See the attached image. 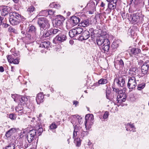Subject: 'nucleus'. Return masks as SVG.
Listing matches in <instances>:
<instances>
[{"instance_id":"nucleus-21","label":"nucleus","mask_w":149,"mask_h":149,"mask_svg":"<svg viewBox=\"0 0 149 149\" xmlns=\"http://www.w3.org/2000/svg\"><path fill=\"white\" fill-rule=\"evenodd\" d=\"M130 50V52H129V54L130 56L132 54L136 55L140 53L141 52V49L138 48L134 47Z\"/></svg>"},{"instance_id":"nucleus-61","label":"nucleus","mask_w":149,"mask_h":149,"mask_svg":"<svg viewBox=\"0 0 149 149\" xmlns=\"http://www.w3.org/2000/svg\"><path fill=\"white\" fill-rule=\"evenodd\" d=\"M113 91L116 93L118 92L119 91V89L118 88H113Z\"/></svg>"},{"instance_id":"nucleus-59","label":"nucleus","mask_w":149,"mask_h":149,"mask_svg":"<svg viewBox=\"0 0 149 149\" xmlns=\"http://www.w3.org/2000/svg\"><path fill=\"white\" fill-rule=\"evenodd\" d=\"M56 41H58L57 40V39H56V37L54 38L53 40V42L55 44H56Z\"/></svg>"},{"instance_id":"nucleus-49","label":"nucleus","mask_w":149,"mask_h":149,"mask_svg":"<svg viewBox=\"0 0 149 149\" xmlns=\"http://www.w3.org/2000/svg\"><path fill=\"white\" fill-rule=\"evenodd\" d=\"M93 28H91L90 29V31H93ZM94 30L92 32H91V37L92 38H93L94 37Z\"/></svg>"},{"instance_id":"nucleus-42","label":"nucleus","mask_w":149,"mask_h":149,"mask_svg":"<svg viewBox=\"0 0 149 149\" xmlns=\"http://www.w3.org/2000/svg\"><path fill=\"white\" fill-rule=\"evenodd\" d=\"M41 12L42 14V15L44 16H47L48 15V10H42Z\"/></svg>"},{"instance_id":"nucleus-24","label":"nucleus","mask_w":149,"mask_h":149,"mask_svg":"<svg viewBox=\"0 0 149 149\" xmlns=\"http://www.w3.org/2000/svg\"><path fill=\"white\" fill-rule=\"evenodd\" d=\"M89 25V21L88 19H86L82 20L79 24V26L84 27H87Z\"/></svg>"},{"instance_id":"nucleus-8","label":"nucleus","mask_w":149,"mask_h":149,"mask_svg":"<svg viewBox=\"0 0 149 149\" xmlns=\"http://www.w3.org/2000/svg\"><path fill=\"white\" fill-rule=\"evenodd\" d=\"M85 118V125L87 130L88 125H92L93 123V121L94 120L93 116L92 114H88L86 116Z\"/></svg>"},{"instance_id":"nucleus-6","label":"nucleus","mask_w":149,"mask_h":149,"mask_svg":"<svg viewBox=\"0 0 149 149\" xmlns=\"http://www.w3.org/2000/svg\"><path fill=\"white\" fill-rule=\"evenodd\" d=\"M56 17V18L54 22V25L55 27L61 25L65 20L64 17L61 15H57Z\"/></svg>"},{"instance_id":"nucleus-20","label":"nucleus","mask_w":149,"mask_h":149,"mask_svg":"<svg viewBox=\"0 0 149 149\" xmlns=\"http://www.w3.org/2000/svg\"><path fill=\"white\" fill-rule=\"evenodd\" d=\"M2 8L1 15L4 16L7 15L9 12L10 7L7 6H2Z\"/></svg>"},{"instance_id":"nucleus-55","label":"nucleus","mask_w":149,"mask_h":149,"mask_svg":"<svg viewBox=\"0 0 149 149\" xmlns=\"http://www.w3.org/2000/svg\"><path fill=\"white\" fill-rule=\"evenodd\" d=\"M26 36L27 38H28L29 39H30L31 38V35L29 33H26Z\"/></svg>"},{"instance_id":"nucleus-3","label":"nucleus","mask_w":149,"mask_h":149,"mask_svg":"<svg viewBox=\"0 0 149 149\" xmlns=\"http://www.w3.org/2000/svg\"><path fill=\"white\" fill-rule=\"evenodd\" d=\"M108 35L106 32L102 33L100 36L98 37L96 39V42L97 45L102 46L105 42L106 40H109L107 38Z\"/></svg>"},{"instance_id":"nucleus-40","label":"nucleus","mask_w":149,"mask_h":149,"mask_svg":"<svg viewBox=\"0 0 149 149\" xmlns=\"http://www.w3.org/2000/svg\"><path fill=\"white\" fill-rule=\"evenodd\" d=\"M8 31L10 32H13V33L17 34V31L14 28H13L12 27H9L8 29Z\"/></svg>"},{"instance_id":"nucleus-53","label":"nucleus","mask_w":149,"mask_h":149,"mask_svg":"<svg viewBox=\"0 0 149 149\" xmlns=\"http://www.w3.org/2000/svg\"><path fill=\"white\" fill-rule=\"evenodd\" d=\"M1 26V27L2 28H7L8 26V25L5 23H3Z\"/></svg>"},{"instance_id":"nucleus-23","label":"nucleus","mask_w":149,"mask_h":149,"mask_svg":"<svg viewBox=\"0 0 149 149\" xmlns=\"http://www.w3.org/2000/svg\"><path fill=\"white\" fill-rule=\"evenodd\" d=\"M114 66L115 68L117 69H123L124 66V63L123 60L120 59L118 61L117 64L115 63Z\"/></svg>"},{"instance_id":"nucleus-50","label":"nucleus","mask_w":149,"mask_h":149,"mask_svg":"<svg viewBox=\"0 0 149 149\" xmlns=\"http://www.w3.org/2000/svg\"><path fill=\"white\" fill-rule=\"evenodd\" d=\"M110 91H106V97L109 100H111V98L109 97L110 95Z\"/></svg>"},{"instance_id":"nucleus-18","label":"nucleus","mask_w":149,"mask_h":149,"mask_svg":"<svg viewBox=\"0 0 149 149\" xmlns=\"http://www.w3.org/2000/svg\"><path fill=\"white\" fill-rule=\"evenodd\" d=\"M44 95L42 93H38L36 97V100L38 104H40L44 101Z\"/></svg>"},{"instance_id":"nucleus-39","label":"nucleus","mask_w":149,"mask_h":149,"mask_svg":"<svg viewBox=\"0 0 149 149\" xmlns=\"http://www.w3.org/2000/svg\"><path fill=\"white\" fill-rule=\"evenodd\" d=\"M34 7L32 6H31L29 7L27 10L28 13H31L34 11Z\"/></svg>"},{"instance_id":"nucleus-7","label":"nucleus","mask_w":149,"mask_h":149,"mask_svg":"<svg viewBox=\"0 0 149 149\" xmlns=\"http://www.w3.org/2000/svg\"><path fill=\"white\" fill-rule=\"evenodd\" d=\"M136 85V83L135 78L134 77H129L127 84L128 88L132 90L135 87Z\"/></svg>"},{"instance_id":"nucleus-2","label":"nucleus","mask_w":149,"mask_h":149,"mask_svg":"<svg viewBox=\"0 0 149 149\" xmlns=\"http://www.w3.org/2000/svg\"><path fill=\"white\" fill-rule=\"evenodd\" d=\"M80 21V19L79 17L72 16L66 23L67 26L71 28L77 25Z\"/></svg>"},{"instance_id":"nucleus-9","label":"nucleus","mask_w":149,"mask_h":149,"mask_svg":"<svg viewBox=\"0 0 149 149\" xmlns=\"http://www.w3.org/2000/svg\"><path fill=\"white\" fill-rule=\"evenodd\" d=\"M125 79L123 77L117 76L114 79V82H116L119 87H123L125 86Z\"/></svg>"},{"instance_id":"nucleus-32","label":"nucleus","mask_w":149,"mask_h":149,"mask_svg":"<svg viewBox=\"0 0 149 149\" xmlns=\"http://www.w3.org/2000/svg\"><path fill=\"white\" fill-rule=\"evenodd\" d=\"M74 142L76 144V146H80L81 144V141L80 138L77 137L76 139H74Z\"/></svg>"},{"instance_id":"nucleus-63","label":"nucleus","mask_w":149,"mask_h":149,"mask_svg":"<svg viewBox=\"0 0 149 149\" xmlns=\"http://www.w3.org/2000/svg\"><path fill=\"white\" fill-rule=\"evenodd\" d=\"M125 13H123L122 14V18L124 19V18H126V17L125 16Z\"/></svg>"},{"instance_id":"nucleus-48","label":"nucleus","mask_w":149,"mask_h":149,"mask_svg":"<svg viewBox=\"0 0 149 149\" xmlns=\"http://www.w3.org/2000/svg\"><path fill=\"white\" fill-rule=\"evenodd\" d=\"M136 71V68H131L130 69V73L131 72H132V74H135L136 72H135V71Z\"/></svg>"},{"instance_id":"nucleus-45","label":"nucleus","mask_w":149,"mask_h":149,"mask_svg":"<svg viewBox=\"0 0 149 149\" xmlns=\"http://www.w3.org/2000/svg\"><path fill=\"white\" fill-rule=\"evenodd\" d=\"M50 127L51 129H54L57 127V125L55 123H52L50 126Z\"/></svg>"},{"instance_id":"nucleus-15","label":"nucleus","mask_w":149,"mask_h":149,"mask_svg":"<svg viewBox=\"0 0 149 149\" xmlns=\"http://www.w3.org/2000/svg\"><path fill=\"white\" fill-rule=\"evenodd\" d=\"M90 35V33L88 31L85 30L79 36V39L81 40H86L89 37Z\"/></svg>"},{"instance_id":"nucleus-14","label":"nucleus","mask_w":149,"mask_h":149,"mask_svg":"<svg viewBox=\"0 0 149 149\" xmlns=\"http://www.w3.org/2000/svg\"><path fill=\"white\" fill-rule=\"evenodd\" d=\"M8 61L10 63H13L14 64H17L19 63V61L16 58L15 55L13 54L8 55L7 56Z\"/></svg>"},{"instance_id":"nucleus-62","label":"nucleus","mask_w":149,"mask_h":149,"mask_svg":"<svg viewBox=\"0 0 149 149\" xmlns=\"http://www.w3.org/2000/svg\"><path fill=\"white\" fill-rule=\"evenodd\" d=\"M78 103V102L77 101H73V104H75V106H76V105Z\"/></svg>"},{"instance_id":"nucleus-1","label":"nucleus","mask_w":149,"mask_h":149,"mask_svg":"<svg viewBox=\"0 0 149 149\" xmlns=\"http://www.w3.org/2000/svg\"><path fill=\"white\" fill-rule=\"evenodd\" d=\"M38 23L41 30L49 28V24L48 20L45 17H40L38 18Z\"/></svg>"},{"instance_id":"nucleus-29","label":"nucleus","mask_w":149,"mask_h":149,"mask_svg":"<svg viewBox=\"0 0 149 149\" xmlns=\"http://www.w3.org/2000/svg\"><path fill=\"white\" fill-rule=\"evenodd\" d=\"M28 32L33 33L36 35V29L34 26L31 25L28 28Z\"/></svg>"},{"instance_id":"nucleus-56","label":"nucleus","mask_w":149,"mask_h":149,"mask_svg":"<svg viewBox=\"0 0 149 149\" xmlns=\"http://www.w3.org/2000/svg\"><path fill=\"white\" fill-rule=\"evenodd\" d=\"M54 8H58L60 7V5L58 4H57L55 3V5H54Z\"/></svg>"},{"instance_id":"nucleus-37","label":"nucleus","mask_w":149,"mask_h":149,"mask_svg":"<svg viewBox=\"0 0 149 149\" xmlns=\"http://www.w3.org/2000/svg\"><path fill=\"white\" fill-rule=\"evenodd\" d=\"M108 8L106 9V11L109 10V9L110 10H113L116 9V6L113 4H112L111 5H109V3H108Z\"/></svg>"},{"instance_id":"nucleus-4","label":"nucleus","mask_w":149,"mask_h":149,"mask_svg":"<svg viewBox=\"0 0 149 149\" xmlns=\"http://www.w3.org/2000/svg\"><path fill=\"white\" fill-rule=\"evenodd\" d=\"M60 32L58 29L52 28L44 33L42 35V36L45 37L49 36L52 37L54 35H56L57 33H59Z\"/></svg>"},{"instance_id":"nucleus-22","label":"nucleus","mask_w":149,"mask_h":149,"mask_svg":"<svg viewBox=\"0 0 149 149\" xmlns=\"http://www.w3.org/2000/svg\"><path fill=\"white\" fill-rule=\"evenodd\" d=\"M130 18L132 22L135 23L137 21L139 22L138 20L140 18V17L138 13H136L131 15Z\"/></svg>"},{"instance_id":"nucleus-17","label":"nucleus","mask_w":149,"mask_h":149,"mask_svg":"<svg viewBox=\"0 0 149 149\" xmlns=\"http://www.w3.org/2000/svg\"><path fill=\"white\" fill-rule=\"evenodd\" d=\"M17 130L15 128H12L6 132V136L7 138L10 137L17 132Z\"/></svg>"},{"instance_id":"nucleus-30","label":"nucleus","mask_w":149,"mask_h":149,"mask_svg":"<svg viewBox=\"0 0 149 149\" xmlns=\"http://www.w3.org/2000/svg\"><path fill=\"white\" fill-rule=\"evenodd\" d=\"M79 131V128L77 125H75L74 127V130L73 134V138L74 139H76V137L77 136V133Z\"/></svg>"},{"instance_id":"nucleus-57","label":"nucleus","mask_w":149,"mask_h":149,"mask_svg":"<svg viewBox=\"0 0 149 149\" xmlns=\"http://www.w3.org/2000/svg\"><path fill=\"white\" fill-rule=\"evenodd\" d=\"M3 20V18L1 17H0V26H1L3 23V22H2Z\"/></svg>"},{"instance_id":"nucleus-16","label":"nucleus","mask_w":149,"mask_h":149,"mask_svg":"<svg viewBox=\"0 0 149 149\" xmlns=\"http://www.w3.org/2000/svg\"><path fill=\"white\" fill-rule=\"evenodd\" d=\"M98 2L96 0H91L89 3V9L91 10H94L95 8V5H97Z\"/></svg>"},{"instance_id":"nucleus-52","label":"nucleus","mask_w":149,"mask_h":149,"mask_svg":"<svg viewBox=\"0 0 149 149\" xmlns=\"http://www.w3.org/2000/svg\"><path fill=\"white\" fill-rule=\"evenodd\" d=\"M123 94H121L117 95V100H118L119 99H121L123 97Z\"/></svg>"},{"instance_id":"nucleus-38","label":"nucleus","mask_w":149,"mask_h":149,"mask_svg":"<svg viewBox=\"0 0 149 149\" xmlns=\"http://www.w3.org/2000/svg\"><path fill=\"white\" fill-rule=\"evenodd\" d=\"M126 97L125 96H124L123 97L120 99L117 100V102L120 104L124 102L126 100Z\"/></svg>"},{"instance_id":"nucleus-47","label":"nucleus","mask_w":149,"mask_h":149,"mask_svg":"<svg viewBox=\"0 0 149 149\" xmlns=\"http://www.w3.org/2000/svg\"><path fill=\"white\" fill-rule=\"evenodd\" d=\"M43 131V129L42 128H39V129H38L37 130V132L38 134H39V136L41 134Z\"/></svg>"},{"instance_id":"nucleus-41","label":"nucleus","mask_w":149,"mask_h":149,"mask_svg":"<svg viewBox=\"0 0 149 149\" xmlns=\"http://www.w3.org/2000/svg\"><path fill=\"white\" fill-rule=\"evenodd\" d=\"M88 132L87 131H84L83 130L81 132V137L83 138L85 136L87 135Z\"/></svg>"},{"instance_id":"nucleus-34","label":"nucleus","mask_w":149,"mask_h":149,"mask_svg":"<svg viewBox=\"0 0 149 149\" xmlns=\"http://www.w3.org/2000/svg\"><path fill=\"white\" fill-rule=\"evenodd\" d=\"M108 81L107 79H101L98 81L99 84H107Z\"/></svg>"},{"instance_id":"nucleus-51","label":"nucleus","mask_w":149,"mask_h":149,"mask_svg":"<svg viewBox=\"0 0 149 149\" xmlns=\"http://www.w3.org/2000/svg\"><path fill=\"white\" fill-rule=\"evenodd\" d=\"M9 118L12 120H15V117L13 114H11L9 115Z\"/></svg>"},{"instance_id":"nucleus-58","label":"nucleus","mask_w":149,"mask_h":149,"mask_svg":"<svg viewBox=\"0 0 149 149\" xmlns=\"http://www.w3.org/2000/svg\"><path fill=\"white\" fill-rule=\"evenodd\" d=\"M4 71V69L3 67L1 66L0 67V72H3Z\"/></svg>"},{"instance_id":"nucleus-13","label":"nucleus","mask_w":149,"mask_h":149,"mask_svg":"<svg viewBox=\"0 0 149 149\" xmlns=\"http://www.w3.org/2000/svg\"><path fill=\"white\" fill-rule=\"evenodd\" d=\"M59 31L60 32L59 33H57V34H58V35L56 36V39H57V40L60 43L65 41L67 39V37L66 35L61 31L59 29Z\"/></svg>"},{"instance_id":"nucleus-43","label":"nucleus","mask_w":149,"mask_h":149,"mask_svg":"<svg viewBox=\"0 0 149 149\" xmlns=\"http://www.w3.org/2000/svg\"><path fill=\"white\" fill-rule=\"evenodd\" d=\"M55 12V11L53 10L52 9H48V15H55L54 13Z\"/></svg>"},{"instance_id":"nucleus-54","label":"nucleus","mask_w":149,"mask_h":149,"mask_svg":"<svg viewBox=\"0 0 149 149\" xmlns=\"http://www.w3.org/2000/svg\"><path fill=\"white\" fill-rule=\"evenodd\" d=\"M55 5V2H54L52 3H51L50 5L49 6L51 8H54V6Z\"/></svg>"},{"instance_id":"nucleus-19","label":"nucleus","mask_w":149,"mask_h":149,"mask_svg":"<svg viewBox=\"0 0 149 149\" xmlns=\"http://www.w3.org/2000/svg\"><path fill=\"white\" fill-rule=\"evenodd\" d=\"M105 42L101 47L104 51L108 52L110 48V41L109 40H106Z\"/></svg>"},{"instance_id":"nucleus-60","label":"nucleus","mask_w":149,"mask_h":149,"mask_svg":"<svg viewBox=\"0 0 149 149\" xmlns=\"http://www.w3.org/2000/svg\"><path fill=\"white\" fill-rule=\"evenodd\" d=\"M105 6V4L103 2H102L100 6L102 7H104Z\"/></svg>"},{"instance_id":"nucleus-64","label":"nucleus","mask_w":149,"mask_h":149,"mask_svg":"<svg viewBox=\"0 0 149 149\" xmlns=\"http://www.w3.org/2000/svg\"><path fill=\"white\" fill-rule=\"evenodd\" d=\"M29 145L26 143V144H25L24 145V147L25 148H27L29 146Z\"/></svg>"},{"instance_id":"nucleus-44","label":"nucleus","mask_w":149,"mask_h":149,"mask_svg":"<svg viewBox=\"0 0 149 149\" xmlns=\"http://www.w3.org/2000/svg\"><path fill=\"white\" fill-rule=\"evenodd\" d=\"M117 1L118 0H111V1L108 3H109V5H111L112 4H113L116 6Z\"/></svg>"},{"instance_id":"nucleus-26","label":"nucleus","mask_w":149,"mask_h":149,"mask_svg":"<svg viewBox=\"0 0 149 149\" xmlns=\"http://www.w3.org/2000/svg\"><path fill=\"white\" fill-rule=\"evenodd\" d=\"M9 20L10 23L13 25H17L19 24L20 22L23 23L24 21L19 20V19H13V18L12 19L9 18Z\"/></svg>"},{"instance_id":"nucleus-25","label":"nucleus","mask_w":149,"mask_h":149,"mask_svg":"<svg viewBox=\"0 0 149 149\" xmlns=\"http://www.w3.org/2000/svg\"><path fill=\"white\" fill-rule=\"evenodd\" d=\"M125 127L126 128V130L127 131H132L133 132L136 131L135 128L134 127L133 124H131L128 123L126 125Z\"/></svg>"},{"instance_id":"nucleus-11","label":"nucleus","mask_w":149,"mask_h":149,"mask_svg":"<svg viewBox=\"0 0 149 149\" xmlns=\"http://www.w3.org/2000/svg\"><path fill=\"white\" fill-rule=\"evenodd\" d=\"M141 71L143 76L148 74L149 70V60L146 61L141 67Z\"/></svg>"},{"instance_id":"nucleus-12","label":"nucleus","mask_w":149,"mask_h":149,"mask_svg":"<svg viewBox=\"0 0 149 149\" xmlns=\"http://www.w3.org/2000/svg\"><path fill=\"white\" fill-rule=\"evenodd\" d=\"M10 17L9 18L12 19L13 18V19H19V20L24 21L26 18L23 16H21L19 15L18 13L16 12H13L10 13Z\"/></svg>"},{"instance_id":"nucleus-31","label":"nucleus","mask_w":149,"mask_h":149,"mask_svg":"<svg viewBox=\"0 0 149 149\" xmlns=\"http://www.w3.org/2000/svg\"><path fill=\"white\" fill-rule=\"evenodd\" d=\"M19 101L22 105L27 104L28 101V99L25 96L21 97L19 98Z\"/></svg>"},{"instance_id":"nucleus-5","label":"nucleus","mask_w":149,"mask_h":149,"mask_svg":"<svg viewBox=\"0 0 149 149\" xmlns=\"http://www.w3.org/2000/svg\"><path fill=\"white\" fill-rule=\"evenodd\" d=\"M83 31V29L82 28L77 27L70 30L69 32V34L70 37L73 38L81 33Z\"/></svg>"},{"instance_id":"nucleus-36","label":"nucleus","mask_w":149,"mask_h":149,"mask_svg":"<svg viewBox=\"0 0 149 149\" xmlns=\"http://www.w3.org/2000/svg\"><path fill=\"white\" fill-rule=\"evenodd\" d=\"M145 86V84L144 83H142L139 84L138 86L137 89L141 91L143 89Z\"/></svg>"},{"instance_id":"nucleus-46","label":"nucleus","mask_w":149,"mask_h":149,"mask_svg":"<svg viewBox=\"0 0 149 149\" xmlns=\"http://www.w3.org/2000/svg\"><path fill=\"white\" fill-rule=\"evenodd\" d=\"M108 116L109 112L107 111H106L103 116V118L104 119H106L108 117Z\"/></svg>"},{"instance_id":"nucleus-10","label":"nucleus","mask_w":149,"mask_h":149,"mask_svg":"<svg viewBox=\"0 0 149 149\" xmlns=\"http://www.w3.org/2000/svg\"><path fill=\"white\" fill-rule=\"evenodd\" d=\"M37 131L35 130H32L28 132L26 138L29 143H31L33 140L36 136Z\"/></svg>"},{"instance_id":"nucleus-27","label":"nucleus","mask_w":149,"mask_h":149,"mask_svg":"<svg viewBox=\"0 0 149 149\" xmlns=\"http://www.w3.org/2000/svg\"><path fill=\"white\" fill-rule=\"evenodd\" d=\"M50 43V42L48 41H44L41 43L39 47H44L48 49L49 47Z\"/></svg>"},{"instance_id":"nucleus-33","label":"nucleus","mask_w":149,"mask_h":149,"mask_svg":"<svg viewBox=\"0 0 149 149\" xmlns=\"http://www.w3.org/2000/svg\"><path fill=\"white\" fill-rule=\"evenodd\" d=\"M15 145L14 143H11L5 147V149H15Z\"/></svg>"},{"instance_id":"nucleus-35","label":"nucleus","mask_w":149,"mask_h":149,"mask_svg":"<svg viewBox=\"0 0 149 149\" xmlns=\"http://www.w3.org/2000/svg\"><path fill=\"white\" fill-rule=\"evenodd\" d=\"M118 47V44L117 41L113 42L111 45V47L113 49L117 48Z\"/></svg>"},{"instance_id":"nucleus-28","label":"nucleus","mask_w":149,"mask_h":149,"mask_svg":"<svg viewBox=\"0 0 149 149\" xmlns=\"http://www.w3.org/2000/svg\"><path fill=\"white\" fill-rule=\"evenodd\" d=\"M22 104H19L15 109L16 111L19 114V115H22L23 113V110L24 108L22 106Z\"/></svg>"}]
</instances>
